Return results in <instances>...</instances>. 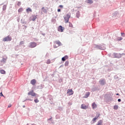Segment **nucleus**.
I'll return each mask as SVG.
<instances>
[{"mask_svg": "<svg viewBox=\"0 0 125 125\" xmlns=\"http://www.w3.org/2000/svg\"><path fill=\"white\" fill-rule=\"evenodd\" d=\"M51 62H50V60H47L46 61V64H50Z\"/></svg>", "mask_w": 125, "mask_h": 125, "instance_id": "b1692460", "label": "nucleus"}, {"mask_svg": "<svg viewBox=\"0 0 125 125\" xmlns=\"http://www.w3.org/2000/svg\"><path fill=\"white\" fill-rule=\"evenodd\" d=\"M69 27L73 28V24H72V23H69Z\"/></svg>", "mask_w": 125, "mask_h": 125, "instance_id": "7c9ffc66", "label": "nucleus"}, {"mask_svg": "<svg viewBox=\"0 0 125 125\" xmlns=\"http://www.w3.org/2000/svg\"><path fill=\"white\" fill-rule=\"evenodd\" d=\"M69 65V62H66L65 63V66H68Z\"/></svg>", "mask_w": 125, "mask_h": 125, "instance_id": "cd10ccee", "label": "nucleus"}, {"mask_svg": "<svg viewBox=\"0 0 125 125\" xmlns=\"http://www.w3.org/2000/svg\"><path fill=\"white\" fill-rule=\"evenodd\" d=\"M55 43L56 44H58L59 46H60V45H61V42H60V41L56 42Z\"/></svg>", "mask_w": 125, "mask_h": 125, "instance_id": "dca6fc26", "label": "nucleus"}, {"mask_svg": "<svg viewBox=\"0 0 125 125\" xmlns=\"http://www.w3.org/2000/svg\"><path fill=\"white\" fill-rule=\"evenodd\" d=\"M1 62H4V63H5V62H6V59L3 58Z\"/></svg>", "mask_w": 125, "mask_h": 125, "instance_id": "4be33fe9", "label": "nucleus"}, {"mask_svg": "<svg viewBox=\"0 0 125 125\" xmlns=\"http://www.w3.org/2000/svg\"><path fill=\"white\" fill-rule=\"evenodd\" d=\"M99 83H100V84H101L102 85H104V84H105V80H102L99 81Z\"/></svg>", "mask_w": 125, "mask_h": 125, "instance_id": "1a4fd4ad", "label": "nucleus"}, {"mask_svg": "<svg viewBox=\"0 0 125 125\" xmlns=\"http://www.w3.org/2000/svg\"><path fill=\"white\" fill-rule=\"evenodd\" d=\"M90 95V92H87L84 96V98H87Z\"/></svg>", "mask_w": 125, "mask_h": 125, "instance_id": "ddd939ff", "label": "nucleus"}, {"mask_svg": "<svg viewBox=\"0 0 125 125\" xmlns=\"http://www.w3.org/2000/svg\"><path fill=\"white\" fill-rule=\"evenodd\" d=\"M32 125H36V124H32Z\"/></svg>", "mask_w": 125, "mask_h": 125, "instance_id": "a19ab883", "label": "nucleus"}, {"mask_svg": "<svg viewBox=\"0 0 125 125\" xmlns=\"http://www.w3.org/2000/svg\"><path fill=\"white\" fill-rule=\"evenodd\" d=\"M92 107L93 109H95L97 108V104H95V103L94 102L92 104Z\"/></svg>", "mask_w": 125, "mask_h": 125, "instance_id": "9d476101", "label": "nucleus"}, {"mask_svg": "<svg viewBox=\"0 0 125 125\" xmlns=\"http://www.w3.org/2000/svg\"><path fill=\"white\" fill-rule=\"evenodd\" d=\"M0 96H3V95L2 94V92H1L0 93Z\"/></svg>", "mask_w": 125, "mask_h": 125, "instance_id": "72a5a7b5", "label": "nucleus"}, {"mask_svg": "<svg viewBox=\"0 0 125 125\" xmlns=\"http://www.w3.org/2000/svg\"><path fill=\"white\" fill-rule=\"evenodd\" d=\"M67 94L69 96L73 95V94H74V91H73V89H68L67 91Z\"/></svg>", "mask_w": 125, "mask_h": 125, "instance_id": "39448f33", "label": "nucleus"}, {"mask_svg": "<svg viewBox=\"0 0 125 125\" xmlns=\"http://www.w3.org/2000/svg\"><path fill=\"white\" fill-rule=\"evenodd\" d=\"M98 117H99V115H98V117H95L94 118H93V122H95V121H96V120H97V119H98Z\"/></svg>", "mask_w": 125, "mask_h": 125, "instance_id": "5701e85b", "label": "nucleus"}, {"mask_svg": "<svg viewBox=\"0 0 125 125\" xmlns=\"http://www.w3.org/2000/svg\"><path fill=\"white\" fill-rule=\"evenodd\" d=\"M70 17H71V14H67L64 17L65 23H67L68 22H69V19H70Z\"/></svg>", "mask_w": 125, "mask_h": 125, "instance_id": "f257e3e1", "label": "nucleus"}, {"mask_svg": "<svg viewBox=\"0 0 125 125\" xmlns=\"http://www.w3.org/2000/svg\"><path fill=\"white\" fill-rule=\"evenodd\" d=\"M28 96L31 95V96H37V95H38V94H37V93L34 92V90H31L28 93Z\"/></svg>", "mask_w": 125, "mask_h": 125, "instance_id": "20e7f679", "label": "nucleus"}, {"mask_svg": "<svg viewBox=\"0 0 125 125\" xmlns=\"http://www.w3.org/2000/svg\"><path fill=\"white\" fill-rule=\"evenodd\" d=\"M37 46V43L35 42H31L30 43L29 47L30 48H34V47H36Z\"/></svg>", "mask_w": 125, "mask_h": 125, "instance_id": "7ed1b4c3", "label": "nucleus"}, {"mask_svg": "<svg viewBox=\"0 0 125 125\" xmlns=\"http://www.w3.org/2000/svg\"><path fill=\"white\" fill-rule=\"evenodd\" d=\"M22 11H23V8H20L19 10H18V12L19 13L22 12Z\"/></svg>", "mask_w": 125, "mask_h": 125, "instance_id": "412c9836", "label": "nucleus"}, {"mask_svg": "<svg viewBox=\"0 0 125 125\" xmlns=\"http://www.w3.org/2000/svg\"><path fill=\"white\" fill-rule=\"evenodd\" d=\"M59 7H60L61 8H63V5H60L59 6Z\"/></svg>", "mask_w": 125, "mask_h": 125, "instance_id": "473e14b6", "label": "nucleus"}, {"mask_svg": "<svg viewBox=\"0 0 125 125\" xmlns=\"http://www.w3.org/2000/svg\"><path fill=\"white\" fill-rule=\"evenodd\" d=\"M27 100H29V101H32V100H31V99H28Z\"/></svg>", "mask_w": 125, "mask_h": 125, "instance_id": "4c0bfd02", "label": "nucleus"}, {"mask_svg": "<svg viewBox=\"0 0 125 125\" xmlns=\"http://www.w3.org/2000/svg\"><path fill=\"white\" fill-rule=\"evenodd\" d=\"M121 36L122 37H125V34L124 33H121Z\"/></svg>", "mask_w": 125, "mask_h": 125, "instance_id": "c756f323", "label": "nucleus"}, {"mask_svg": "<svg viewBox=\"0 0 125 125\" xmlns=\"http://www.w3.org/2000/svg\"><path fill=\"white\" fill-rule=\"evenodd\" d=\"M64 29H65L64 27H62V26L60 25L58 27V31L59 32H61V33H62L64 31Z\"/></svg>", "mask_w": 125, "mask_h": 125, "instance_id": "423d86ee", "label": "nucleus"}, {"mask_svg": "<svg viewBox=\"0 0 125 125\" xmlns=\"http://www.w3.org/2000/svg\"><path fill=\"white\" fill-rule=\"evenodd\" d=\"M20 44H24V42L23 41H21L20 42Z\"/></svg>", "mask_w": 125, "mask_h": 125, "instance_id": "2f4dec72", "label": "nucleus"}, {"mask_svg": "<svg viewBox=\"0 0 125 125\" xmlns=\"http://www.w3.org/2000/svg\"><path fill=\"white\" fill-rule=\"evenodd\" d=\"M87 3H89L90 4H91V3H93V1H92V0H88L87 1Z\"/></svg>", "mask_w": 125, "mask_h": 125, "instance_id": "6ab92c4d", "label": "nucleus"}, {"mask_svg": "<svg viewBox=\"0 0 125 125\" xmlns=\"http://www.w3.org/2000/svg\"><path fill=\"white\" fill-rule=\"evenodd\" d=\"M30 83H31V84H32V85H35V84L37 83V80H36L35 79H33L31 81Z\"/></svg>", "mask_w": 125, "mask_h": 125, "instance_id": "6e6552de", "label": "nucleus"}, {"mask_svg": "<svg viewBox=\"0 0 125 125\" xmlns=\"http://www.w3.org/2000/svg\"><path fill=\"white\" fill-rule=\"evenodd\" d=\"M11 107V104H10L8 106V108H10Z\"/></svg>", "mask_w": 125, "mask_h": 125, "instance_id": "e433bc0d", "label": "nucleus"}, {"mask_svg": "<svg viewBox=\"0 0 125 125\" xmlns=\"http://www.w3.org/2000/svg\"><path fill=\"white\" fill-rule=\"evenodd\" d=\"M113 109L114 110H118V109H119V106H118L117 105H114L113 107Z\"/></svg>", "mask_w": 125, "mask_h": 125, "instance_id": "a211bd4d", "label": "nucleus"}, {"mask_svg": "<svg viewBox=\"0 0 125 125\" xmlns=\"http://www.w3.org/2000/svg\"><path fill=\"white\" fill-rule=\"evenodd\" d=\"M54 48H56V47H55V45H54Z\"/></svg>", "mask_w": 125, "mask_h": 125, "instance_id": "58836bf2", "label": "nucleus"}, {"mask_svg": "<svg viewBox=\"0 0 125 125\" xmlns=\"http://www.w3.org/2000/svg\"><path fill=\"white\" fill-rule=\"evenodd\" d=\"M61 11V10L60 9H58V12H60Z\"/></svg>", "mask_w": 125, "mask_h": 125, "instance_id": "f704fd0d", "label": "nucleus"}, {"mask_svg": "<svg viewBox=\"0 0 125 125\" xmlns=\"http://www.w3.org/2000/svg\"><path fill=\"white\" fill-rule=\"evenodd\" d=\"M96 125H103V121H102V120L99 121Z\"/></svg>", "mask_w": 125, "mask_h": 125, "instance_id": "f8f14e48", "label": "nucleus"}, {"mask_svg": "<svg viewBox=\"0 0 125 125\" xmlns=\"http://www.w3.org/2000/svg\"><path fill=\"white\" fill-rule=\"evenodd\" d=\"M42 10H43V12H44L45 13H46V12H47V11L46 10V9H45L44 8V7H43L42 8Z\"/></svg>", "mask_w": 125, "mask_h": 125, "instance_id": "aec40b11", "label": "nucleus"}, {"mask_svg": "<svg viewBox=\"0 0 125 125\" xmlns=\"http://www.w3.org/2000/svg\"><path fill=\"white\" fill-rule=\"evenodd\" d=\"M67 59H68V56H65L64 57L62 58V61H66V60H67Z\"/></svg>", "mask_w": 125, "mask_h": 125, "instance_id": "9b49d317", "label": "nucleus"}, {"mask_svg": "<svg viewBox=\"0 0 125 125\" xmlns=\"http://www.w3.org/2000/svg\"><path fill=\"white\" fill-rule=\"evenodd\" d=\"M12 40V38L10 36H8L3 39L4 42H10Z\"/></svg>", "mask_w": 125, "mask_h": 125, "instance_id": "f03ea898", "label": "nucleus"}, {"mask_svg": "<svg viewBox=\"0 0 125 125\" xmlns=\"http://www.w3.org/2000/svg\"><path fill=\"white\" fill-rule=\"evenodd\" d=\"M88 108V106L85 105V104H82L81 105V109H83L84 110H86Z\"/></svg>", "mask_w": 125, "mask_h": 125, "instance_id": "0eeeda50", "label": "nucleus"}, {"mask_svg": "<svg viewBox=\"0 0 125 125\" xmlns=\"http://www.w3.org/2000/svg\"><path fill=\"white\" fill-rule=\"evenodd\" d=\"M49 120H51V118H50V119H49Z\"/></svg>", "mask_w": 125, "mask_h": 125, "instance_id": "79ce46f5", "label": "nucleus"}, {"mask_svg": "<svg viewBox=\"0 0 125 125\" xmlns=\"http://www.w3.org/2000/svg\"><path fill=\"white\" fill-rule=\"evenodd\" d=\"M5 9H6V5H4L3 6V10H5Z\"/></svg>", "mask_w": 125, "mask_h": 125, "instance_id": "a878e982", "label": "nucleus"}, {"mask_svg": "<svg viewBox=\"0 0 125 125\" xmlns=\"http://www.w3.org/2000/svg\"><path fill=\"white\" fill-rule=\"evenodd\" d=\"M121 99H119L118 100V102H121Z\"/></svg>", "mask_w": 125, "mask_h": 125, "instance_id": "c9c22d12", "label": "nucleus"}, {"mask_svg": "<svg viewBox=\"0 0 125 125\" xmlns=\"http://www.w3.org/2000/svg\"><path fill=\"white\" fill-rule=\"evenodd\" d=\"M34 102L35 103H38V102H39V101L38 99H36L34 100Z\"/></svg>", "mask_w": 125, "mask_h": 125, "instance_id": "393cba45", "label": "nucleus"}, {"mask_svg": "<svg viewBox=\"0 0 125 125\" xmlns=\"http://www.w3.org/2000/svg\"><path fill=\"white\" fill-rule=\"evenodd\" d=\"M122 40H123V38L122 37H119L117 39V41H122Z\"/></svg>", "mask_w": 125, "mask_h": 125, "instance_id": "bb28decb", "label": "nucleus"}, {"mask_svg": "<svg viewBox=\"0 0 125 125\" xmlns=\"http://www.w3.org/2000/svg\"><path fill=\"white\" fill-rule=\"evenodd\" d=\"M26 12H27V13H29V12H32V9H31L30 8H28L26 9Z\"/></svg>", "mask_w": 125, "mask_h": 125, "instance_id": "4468645a", "label": "nucleus"}, {"mask_svg": "<svg viewBox=\"0 0 125 125\" xmlns=\"http://www.w3.org/2000/svg\"><path fill=\"white\" fill-rule=\"evenodd\" d=\"M36 19H37V16L36 15L32 16V21H35Z\"/></svg>", "mask_w": 125, "mask_h": 125, "instance_id": "2eb2a0df", "label": "nucleus"}, {"mask_svg": "<svg viewBox=\"0 0 125 125\" xmlns=\"http://www.w3.org/2000/svg\"><path fill=\"white\" fill-rule=\"evenodd\" d=\"M0 74H5V71H4L3 69L0 70Z\"/></svg>", "mask_w": 125, "mask_h": 125, "instance_id": "f3484780", "label": "nucleus"}, {"mask_svg": "<svg viewBox=\"0 0 125 125\" xmlns=\"http://www.w3.org/2000/svg\"><path fill=\"white\" fill-rule=\"evenodd\" d=\"M18 6H20L21 5V2H18Z\"/></svg>", "mask_w": 125, "mask_h": 125, "instance_id": "c85d7f7f", "label": "nucleus"}, {"mask_svg": "<svg viewBox=\"0 0 125 125\" xmlns=\"http://www.w3.org/2000/svg\"><path fill=\"white\" fill-rule=\"evenodd\" d=\"M116 95H119V93L116 94Z\"/></svg>", "mask_w": 125, "mask_h": 125, "instance_id": "ea45409f", "label": "nucleus"}]
</instances>
